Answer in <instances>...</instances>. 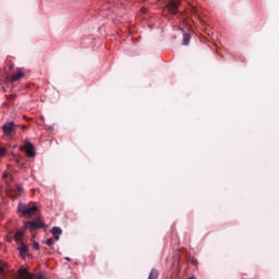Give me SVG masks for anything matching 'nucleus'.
I'll use <instances>...</instances> for the list:
<instances>
[{
    "instance_id": "39448f33",
    "label": "nucleus",
    "mask_w": 279,
    "mask_h": 279,
    "mask_svg": "<svg viewBox=\"0 0 279 279\" xmlns=\"http://www.w3.org/2000/svg\"><path fill=\"white\" fill-rule=\"evenodd\" d=\"M25 151L28 158H34L36 156V151L34 150V144L29 141L24 142V146L21 147Z\"/></svg>"
},
{
    "instance_id": "9d476101",
    "label": "nucleus",
    "mask_w": 279,
    "mask_h": 279,
    "mask_svg": "<svg viewBox=\"0 0 279 279\" xmlns=\"http://www.w3.org/2000/svg\"><path fill=\"white\" fill-rule=\"evenodd\" d=\"M17 250L22 256H26L27 252H29V248L25 243H21Z\"/></svg>"
},
{
    "instance_id": "6e6552de",
    "label": "nucleus",
    "mask_w": 279,
    "mask_h": 279,
    "mask_svg": "<svg viewBox=\"0 0 279 279\" xmlns=\"http://www.w3.org/2000/svg\"><path fill=\"white\" fill-rule=\"evenodd\" d=\"M23 77H25V73L21 70H17L16 73L11 76V82H19V80H23Z\"/></svg>"
},
{
    "instance_id": "f257e3e1",
    "label": "nucleus",
    "mask_w": 279,
    "mask_h": 279,
    "mask_svg": "<svg viewBox=\"0 0 279 279\" xmlns=\"http://www.w3.org/2000/svg\"><path fill=\"white\" fill-rule=\"evenodd\" d=\"M19 213H21V217H25V219H31V217H34L38 213V206L33 205L29 206L27 204H20L17 206Z\"/></svg>"
},
{
    "instance_id": "6ab92c4d",
    "label": "nucleus",
    "mask_w": 279,
    "mask_h": 279,
    "mask_svg": "<svg viewBox=\"0 0 279 279\" xmlns=\"http://www.w3.org/2000/svg\"><path fill=\"white\" fill-rule=\"evenodd\" d=\"M22 130L23 131L27 130V126L26 125H22Z\"/></svg>"
},
{
    "instance_id": "aec40b11",
    "label": "nucleus",
    "mask_w": 279,
    "mask_h": 279,
    "mask_svg": "<svg viewBox=\"0 0 279 279\" xmlns=\"http://www.w3.org/2000/svg\"><path fill=\"white\" fill-rule=\"evenodd\" d=\"M143 14L147 12V9H142Z\"/></svg>"
},
{
    "instance_id": "a211bd4d",
    "label": "nucleus",
    "mask_w": 279,
    "mask_h": 279,
    "mask_svg": "<svg viewBox=\"0 0 279 279\" xmlns=\"http://www.w3.org/2000/svg\"><path fill=\"white\" fill-rule=\"evenodd\" d=\"M34 248H35V250H40V244H38V242H35V243H34Z\"/></svg>"
},
{
    "instance_id": "f3484780",
    "label": "nucleus",
    "mask_w": 279,
    "mask_h": 279,
    "mask_svg": "<svg viewBox=\"0 0 279 279\" xmlns=\"http://www.w3.org/2000/svg\"><path fill=\"white\" fill-rule=\"evenodd\" d=\"M3 180H8L10 178V174L8 172H4L2 174Z\"/></svg>"
},
{
    "instance_id": "9b49d317",
    "label": "nucleus",
    "mask_w": 279,
    "mask_h": 279,
    "mask_svg": "<svg viewBox=\"0 0 279 279\" xmlns=\"http://www.w3.org/2000/svg\"><path fill=\"white\" fill-rule=\"evenodd\" d=\"M183 32V45H189V43H191V34L184 32V29H182Z\"/></svg>"
},
{
    "instance_id": "1a4fd4ad",
    "label": "nucleus",
    "mask_w": 279,
    "mask_h": 279,
    "mask_svg": "<svg viewBox=\"0 0 279 279\" xmlns=\"http://www.w3.org/2000/svg\"><path fill=\"white\" fill-rule=\"evenodd\" d=\"M51 233L54 235L56 241H60V234H62V228L53 227Z\"/></svg>"
},
{
    "instance_id": "f8f14e48",
    "label": "nucleus",
    "mask_w": 279,
    "mask_h": 279,
    "mask_svg": "<svg viewBox=\"0 0 279 279\" xmlns=\"http://www.w3.org/2000/svg\"><path fill=\"white\" fill-rule=\"evenodd\" d=\"M148 279H158V271L155 268L151 269Z\"/></svg>"
},
{
    "instance_id": "2eb2a0df",
    "label": "nucleus",
    "mask_w": 279,
    "mask_h": 279,
    "mask_svg": "<svg viewBox=\"0 0 279 279\" xmlns=\"http://www.w3.org/2000/svg\"><path fill=\"white\" fill-rule=\"evenodd\" d=\"M46 245H48V247H53V240L51 239L46 240Z\"/></svg>"
},
{
    "instance_id": "dca6fc26",
    "label": "nucleus",
    "mask_w": 279,
    "mask_h": 279,
    "mask_svg": "<svg viewBox=\"0 0 279 279\" xmlns=\"http://www.w3.org/2000/svg\"><path fill=\"white\" fill-rule=\"evenodd\" d=\"M5 274V265H0V276Z\"/></svg>"
},
{
    "instance_id": "7ed1b4c3",
    "label": "nucleus",
    "mask_w": 279,
    "mask_h": 279,
    "mask_svg": "<svg viewBox=\"0 0 279 279\" xmlns=\"http://www.w3.org/2000/svg\"><path fill=\"white\" fill-rule=\"evenodd\" d=\"M17 276L20 279H45L43 274H32L28 272L26 268H20Z\"/></svg>"
},
{
    "instance_id": "423d86ee",
    "label": "nucleus",
    "mask_w": 279,
    "mask_h": 279,
    "mask_svg": "<svg viewBox=\"0 0 279 279\" xmlns=\"http://www.w3.org/2000/svg\"><path fill=\"white\" fill-rule=\"evenodd\" d=\"M179 8H180L179 0H169V2L166 4V9L170 12V14H178Z\"/></svg>"
},
{
    "instance_id": "ddd939ff",
    "label": "nucleus",
    "mask_w": 279,
    "mask_h": 279,
    "mask_svg": "<svg viewBox=\"0 0 279 279\" xmlns=\"http://www.w3.org/2000/svg\"><path fill=\"white\" fill-rule=\"evenodd\" d=\"M5 154H8V148L0 146V156H5Z\"/></svg>"
},
{
    "instance_id": "412c9836",
    "label": "nucleus",
    "mask_w": 279,
    "mask_h": 279,
    "mask_svg": "<svg viewBox=\"0 0 279 279\" xmlns=\"http://www.w3.org/2000/svg\"><path fill=\"white\" fill-rule=\"evenodd\" d=\"M16 162H20V159H19V158L16 159Z\"/></svg>"
},
{
    "instance_id": "4468645a",
    "label": "nucleus",
    "mask_w": 279,
    "mask_h": 279,
    "mask_svg": "<svg viewBox=\"0 0 279 279\" xmlns=\"http://www.w3.org/2000/svg\"><path fill=\"white\" fill-rule=\"evenodd\" d=\"M22 236H23V231H16L15 233L16 241H19V239H21Z\"/></svg>"
},
{
    "instance_id": "0eeeda50",
    "label": "nucleus",
    "mask_w": 279,
    "mask_h": 279,
    "mask_svg": "<svg viewBox=\"0 0 279 279\" xmlns=\"http://www.w3.org/2000/svg\"><path fill=\"white\" fill-rule=\"evenodd\" d=\"M9 191H11L10 196L13 199H16L19 197V195H21V193H23V189L21 187V185H15L14 187L9 186Z\"/></svg>"
},
{
    "instance_id": "20e7f679",
    "label": "nucleus",
    "mask_w": 279,
    "mask_h": 279,
    "mask_svg": "<svg viewBox=\"0 0 279 279\" xmlns=\"http://www.w3.org/2000/svg\"><path fill=\"white\" fill-rule=\"evenodd\" d=\"M16 128H19V125H16L14 122H5L2 125V132L5 136L12 138V136L16 134Z\"/></svg>"
},
{
    "instance_id": "f03ea898",
    "label": "nucleus",
    "mask_w": 279,
    "mask_h": 279,
    "mask_svg": "<svg viewBox=\"0 0 279 279\" xmlns=\"http://www.w3.org/2000/svg\"><path fill=\"white\" fill-rule=\"evenodd\" d=\"M25 230H29V232H34L35 230H40V228H44V230H47V226H45V222L38 218L34 221H26L24 223Z\"/></svg>"
}]
</instances>
